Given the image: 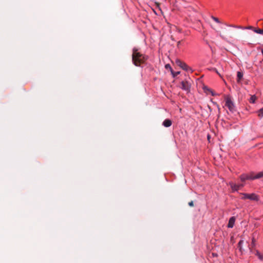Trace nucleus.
<instances>
[{"label":"nucleus","mask_w":263,"mask_h":263,"mask_svg":"<svg viewBox=\"0 0 263 263\" xmlns=\"http://www.w3.org/2000/svg\"><path fill=\"white\" fill-rule=\"evenodd\" d=\"M212 28L216 31V32L218 33V35H219V36L223 40H227V36H229L230 37H232V35H233V33L231 31V30L230 29H226V32L225 33H222L221 31H220L219 30H217L215 27H212Z\"/></svg>","instance_id":"2"},{"label":"nucleus","mask_w":263,"mask_h":263,"mask_svg":"<svg viewBox=\"0 0 263 263\" xmlns=\"http://www.w3.org/2000/svg\"><path fill=\"white\" fill-rule=\"evenodd\" d=\"M172 73L174 77L177 76L178 74L180 73V72H174L172 70H171Z\"/></svg>","instance_id":"22"},{"label":"nucleus","mask_w":263,"mask_h":263,"mask_svg":"<svg viewBox=\"0 0 263 263\" xmlns=\"http://www.w3.org/2000/svg\"><path fill=\"white\" fill-rule=\"evenodd\" d=\"M165 67H166V68H170L172 70L171 67V66H170V65L169 64L166 65H165Z\"/></svg>","instance_id":"25"},{"label":"nucleus","mask_w":263,"mask_h":263,"mask_svg":"<svg viewBox=\"0 0 263 263\" xmlns=\"http://www.w3.org/2000/svg\"><path fill=\"white\" fill-rule=\"evenodd\" d=\"M181 41H178V42H177V47H179V46L180 44H181Z\"/></svg>","instance_id":"27"},{"label":"nucleus","mask_w":263,"mask_h":263,"mask_svg":"<svg viewBox=\"0 0 263 263\" xmlns=\"http://www.w3.org/2000/svg\"><path fill=\"white\" fill-rule=\"evenodd\" d=\"M258 116L262 117H263V108L259 109L258 111Z\"/></svg>","instance_id":"20"},{"label":"nucleus","mask_w":263,"mask_h":263,"mask_svg":"<svg viewBox=\"0 0 263 263\" xmlns=\"http://www.w3.org/2000/svg\"><path fill=\"white\" fill-rule=\"evenodd\" d=\"M262 177H263V172H260L255 175V178H256V179H259Z\"/></svg>","instance_id":"16"},{"label":"nucleus","mask_w":263,"mask_h":263,"mask_svg":"<svg viewBox=\"0 0 263 263\" xmlns=\"http://www.w3.org/2000/svg\"><path fill=\"white\" fill-rule=\"evenodd\" d=\"M255 239L254 238H253L252 239V246H255Z\"/></svg>","instance_id":"24"},{"label":"nucleus","mask_w":263,"mask_h":263,"mask_svg":"<svg viewBox=\"0 0 263 263\" xmlns=\"http://www.w3.org/2000/svg\"><path fill=\"white\" fill-rule=\"evenodd\" d=\"M213 70H214V71H215L217 74H218L219 76H220V74L218 73V71L216 70V68H213Z\"/></svg>","instance_id":"26"},{"label":"nucleus","mask_w":263,"mask_h":263,"mask_svg":"<svg viewBox=\"0 0 263 263\" xmlns=\"http://www.w3.org/2000/svg\"><path fill=\"white\" fill-rule=\"evenodd\" d=\"M249 177H248V175L247 174H242L240 176V180L242 182H244V181H245L247 180H249Z\"/></svg>","instance_id":"13"},{"label":"nucleus","mask_w":263,"mask_h":263,"mask_svg":"<svg viewBox=\"0 0 263 263\" xmlns=\"http://www.w3.org/2000/svg\"><path fill=\"white\" fill-rule=\"evenodd\" d=\"M235 218L234 217H231L229 221L228 227L230 228H233L234 226V223H235Z\"/></svg>","instance_id":"10"},{"label":"nucleus","mask_w":263,"mask_h":263,"mask_svg":"<svg viewBox=\"0 0 263 263\" xmlns=\"http://www.w3.org/2000/svg\"><path fill=\"white\" fill-rule=\"evenodd\" d=\"M147 60V57L144 54L138 52V49L134 48L132 54V61L134 64L136 66H140Z\"/></svg>","instance_id":"1"},{"label":"nucleus","mask_w":263,"mask_h":263,"mask_svg":"<svg viewBox=\"0 0 263 263\" xmlns=\"http://www.w3.org/2000/svg\"><path fill=\"white\" fill-rule=\"evenodd\" d=\"M189 205L190 206H194V203H193V201H191L190 202H189Z\"/></svg>","instance_id":"23"},{"label":"nucleus","mask_w":263,"mask_h":263,"mask_svg":"<svg viewBox=\"0 0 263 263\" xmlns=\"http://www.w3.org/2000/svg\"><path fill=\"white\" fill-rule=\"evenodd\" d=\"M255 255L256 256H257V257H258V258L260 260H263V255L261 254L258 251H257V250L256 251Z\"/></svg>","instance_id":"15"},{"label":"nucleus","mask_w":263,"mask_h":263,"mask_svg":"<svg viewBox=\"0 0 263 263\" xmlns=\"http://www.w3.org/2000/svg\"><path fill=\"white\" fill-rule=\"evenodd\" d=\"M225 105L229 108V110L233 112L235 111V106L233 102L232 101L231 98L229 97L226 98V104Z\"/></svg>","instance_id":"4"},{"label":"nucleus","mask_w":263,"mask_h":263,"mask_svg":"<svg viewBox=\"0 0 263 263\" xmlns=\"http://www.w3.org/2000/svg\"><path fill=\"white\" fill-rule=\"evenodd\" d=\"M256 99V97L255 96L253 95L252 96L250 99V102L252 103H254L255 102V100Z\"/></svg>","instance_id":"17"},{"label":"nucleus","mask_w":263,"mask_h":263,"mask_svg":"<svg viewBox=\"0 0 263 263\" xmlns=\"http://www.w3.org/2000/svg\"><path fill=\"white\" fill-rule=\"evenodd\" d=\"M229 185H230L231 188L232 189L233 191H237L239 189H240V188H241V187H242L243 186V184H236L235 183H234L232 182H230L229 183Z\"/></svg>","instance_id":"7"},{"label":"nucleus","mask_w":263,"mask_h":263,"mask_svg":"<svg viewBox=\"0 0 263 263\" xmlns=\"http://www.w3.org/2000/svg\"><path fill=\"white\" fill-rule=\"evenodd\" d=\"M211 18L215 22H216V23H219V24H223V25H225L226 26H227V27H233V28H240V29H243L244 28L240 26H236V25H230V24H228L227 23L223 22L220 21L218 18H217L216 17H215L214 16H212Z\"/></svg>","instance_id":"5"},{"label":"nucleus","mask_w":263,"mask_h":263,"mask_svg":"<svg viewBox=\"0 0 263 263\" xmlns=\"http://www.w3.org/2000/svg\"><path fill=\"white\" fill-rule=\"evenodd\" d=\"M172 124V122L170 119H165L162 123V125L166 127H170Z\"/></svg>","instance_id":"9"},{"label":"nucleus","mask_w":263,"mask_h":263,"mask_svg":"<svg viewBox=\"0 0 263 263\" xmlns=\"http://www.w3.org/2000/svg\"><path fill=\"white\" fill-rule=\"evenodd\" d=\"M243 240H241L239 241V242H238V247L239 248V250L242 252V247H241V245L243 243Z\"/></svg>","instance_id":"18"},{"label":"nucleus","mask_w":263,"mask_h":263,"mask_svg":"<svg viewBox=\"0 0 263 263\" xmlns=\"http://www.w3.org/2000/svg\"><path fill=\"white\" fill-rule=\"evenodd\" d=\"M248 199L253 201H258V196L254 193L248 194Z\"/></svg>","instance_id":"8"},{"label":"nucleus","mask_w":263,"mask_h":263,"mask_svg":"<svg viewBox=\"0 0 263 263\" xmlns=\"http://www.w3.org/2000/svg\"><path fill=\"white\" fill-rule=\"evenodd\" d=\"M248 175V177L249 180H254V179H256V178H255V175L254 174V173L253 172H252L250 174H247Z\"/></svg>","instance_id":"14"},{"label":"nucleus","mask_w":263,"mask_h":263,"mask_svg":"<svg viewBox=\"0 0 263 263\" xmlns=\"http://www.w3.org/2000/svg\"><path fill=\"white\" fill-rule=\"evenodd\" d=\"M171 39L172 40H174V38L173 37V36H171Z\"/></svg>","instance_id":"28"},{"label":"nucleus","mask_w":263,"mask_h":263,"mask_svg":"<svg viewBox=\"0 0 263 263\" xmlns=\"http://www.w3.org/2000/svg\"><path fill=\"white\" fill-rule=\"evenodd\" d=\"M203 89H204V92L205 93H206L207 94L211 93V95L213 96H215V94L213 93V91L211 89L208 88V87L204 86L203 87Z\"/></svg>","instance_id":"11"},{"label":"nucleus","mask_w":263,"mask_h":263,"mask_svg":"<svg viewBox=\"0 0 263 263\" xmlns=\"http://www.w3.org/2000/svg\"><path fill=\"white\" fill-rule=\"evenodd\" d=\"M243 77V73L240 71H238L237 73V82H240Z\"/></svg>","instance_id":"12"},{"label":"nucleus","mask_w":263,"mask_h":263,"mask_svg":"<svg viewBox=\"0 0 263 263\" xmlns=\"http://www.w3.org/2000/svg\"><path fill=\"white\" fill-rule=\"evenodd\" d=\"M180 87L183 90L189 92L190 91L191 84L187 81H182L180 83Z\"/></svg>","instance_id":"6"},{"label":"nucleus","mask_w":263,"mask_h":263,"mask_svg":"<svg viewBox=\"0 0 263 263\" xmlns=\"http://www.w3.org/2000/svg\"><path fill=\"white\" fill-rule=\"evenodd\" d=\"M175 63L177 66H179L184 70L186 71H191V72H193V70L191 67H190L185 63L181 61L179 59H176Z\"/></svg>","instance_id":"3"},{"label":"nucleus","mask_w":263,"mask_h":263,"mask_svg":"<svg viewBox=\"0 0 263 263\" xmlns=\"http://www.w3.org/2000/svg\"><path fill=\"white\" fill-rule=\"evenodd\" d=\"M245 29H250V30H253L254 32V29H256V28H254V27H252V26H248V27H245Z\"/></svg>","instance_id":"21"},{"label":"nucleus","mask_w":263,"mask_h":263,"mask_svg":"<svg viewBox=\"0 0 263 263\" xmlns=\"http://www.w3.org/2000/svg\"><path fill=\"white\" fill-rule=\"evenodd\" d=\"M241 194L242 196V197H241L242 199L245 200V199H248V194H247V193H241Z\"/></svg>","instance_id":"19"}]
</instances>
